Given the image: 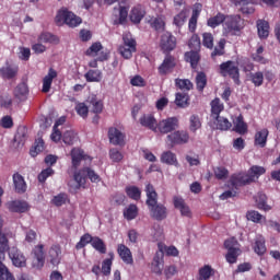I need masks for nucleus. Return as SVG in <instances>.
I'll return each mask as SVG.
<instances>
[{"label": "nucleus", "mask_w": 280, "mask_h": 280, "mask_svg": "<svg viewBox=\"0 0 280 280\" xmlns=\"http://www.w3.org/2000/svg\"><path fill=\"white\" fill-rule=\"evenodd\" d=\"M144 191L147 194L145 205L149 208L151 218L158 222H163V220L167 218V207L163 203H159V194L154 185L148 184Z\"/></svg>", "instance_id": "nucleus-1"}, {"label": "nucleus", "mask_w": 280, "mask_h": 280, "mask_svg": "<svg viewBox=\"0 0 280 280\" xmlns=\"http://www.w3.org/2000/svg\"><path fill=\"white\" fill-rule=\"evenodd\" d=\"M266 174V168L259 165H253L247 172L234 173L230 177V185L234 189H240V187H246V185H252V183H257L260 176Z\"/></svg>", "instance_id": "nucleus-2"}, {"label": "nucleus", "mask_w": 280, "mask_h": 280, "mask_svg": "<svg viewBox=\"0 0 280 280\" xmlns=\"http://www.w3.org/2000/svg\"><path fill=\"white\" fill-rule=\"evenodd\" d=\"M244 27H246V24L242 15L235 14L225 18V32H228L230 36H240Z\"/></svg>", "instance_id": "nucleus-3"}, {"label": "nucleus", "mask_w": 280, "mask_h": 280, "mask_svg": "<svg viewBox=\"0 0 280 280\" xmlns=\"http://www.w3.org/2000/svg\"><path fill=\"white\" fill-rule=\"evenodd\" d=\"M219 73L222 78H231L234 84H240V67L233 60H228L219 66Z\"/></svg>", "instance_id": "nucleus-4"}, {"label": "nucleus", "mask_w": 280, "mask_h": 280, "mask_svg": "<svg viewBox=\"0 0 280 280\" xmlns=\"http://www.w3.org/2000/svg\"><path fill=\"white\" fill-rule=\"evenodd\" d=\"M55 21L57 25H69V27H78L82 23V18L75 15L73 12L61 9L58 11Z\"/></svg>", "instance_id": "nucleus-5"}, {"label": "nucleus", "mask_w": 280, "mask_h": 280, "mask_svg": "<svg viewBox=\"0 0 280 280\" xmlns=\"http://www.w3.org/2000/svg\"><path fill=\"white\" fill-rule=\"evenodd\" d=\"M73 178L78 184V187H84V185H86V178H89L91 183H100V175L90 167L79 170L74 173Z\"/></svg>", "instance_id": "nucleus-6"}, {"label": "nucleus", "mask_w": 280, "mask_h": 280, "mask_svg": "<svg viewBox=\"0 0 280 280\" xmlns=\"http://www.w3.org/2000/svg\"><path fill=\"white\" fill-rule=\"evenodd\" d=\"M137 51V40L132 38V35L122 36V45L119 46L118 52L125 60H130L132 54Z\"/></svg>", "instance_id": "nucleus-7"}, {"label": "nucleus", "mask_w": 280, "mask_h": 280, "mask_svg": "<svg viewBox=\"0 0 280 280\" xmlns=\"http://www.w3.org/2000/svg\"><path fill=\"white\" fill-rule=\"evenodd\" d=\"M32 267L40 270L45 266V245H36L32 253Z\"/></svg>", "instance_id": "nucleus-8"}, {"label": "nucleus", "mask_w": 280, "mask_h": 280, "mask_svg": "<svg viewBox=\"0 0 280 280\" xmlns=\"http://www.w3.org/2000/svg\"><path fill=\"white\" fill-rule=\"evenodd\" d=\"M160 48L163 54L170 55L171 51L176 49V36L170 32H165L160 39Z\"/></svg>", "instance_id": "nucleus-9"}, {"label": "nucleus", "mask_w": 280, "mask_h": 280, "mask_svg": "<svg viewBox=\"0 0 280 280\" xmlns=\"http://www.w3.org/2000/svg\"><path fill=\"white\" fill-rule=\"evenodd\" d=\"M189 142V132L187 131H175L166 137V143L174 148V145H183Z\"/></svg>", "instance_id": "nucleus-10"}, {"label": "nucleus", "mask_w": 280, "mask_h": 280, "mask_svg": "<svg viewBox=\"0 0 280 280\" xmlns=\"http://www.w3.org/2000/svg\"><path fill=\"white\" fill-rule=\"evenodd\" d=\"M178 128V118L170 117L158 122V130L161 135H168Z\"/></svg>", "instance_id": "nucleus-11"}, {"label": "nucleus", "mask_w": 280, "mask_h": 280, "mask_svg": "<svg viewBox=\"0 0 280 280\" xmlns=\"http://www.w3.org/2000/svg\"><path fill=\"white\" fill-rule=\"evenodd\" d=\"M9 257L15 268H25V266H27V258H25V255L14 246L10 247Z\"/></svg>", "instance_id": "nucleus-12"}, {"label": "nucleus", "mask_w": 280, "mask_h": 280, "mask_svg": "<svg viewBox=\"0 0 280 280\" xmlns=\"http://www.w3.org/2000/svg\"><path fill=\"white\" fill-rule=\"evenodd\" d=\"M176 68V58L172 55H166L163 62L158 68V73L160 75H168Z\"/></svg>", "instance_id": "nucleus-13"}, {"label": "nucleus", "mask_w": 280, "mask_h": 280, "mask_svg": "<svg viewBox=\"0 0 280 280\" xmlns=\"http://www.w3.org/2000/svg\"><path fill=\"white\" fill-rule=\"evenodd\" d=\"M108 139L113 145H119L120 148L126 145V135L115 127L108 129Z\"/></svg>", "instance_id": "nucleus-14"}, {"label": "nucleus", "mask_w": 280, "mask_h": 280, "mask_svg": "<svg viewBox=\"0 0 280 280\" xmlns=\"http://www.w3.org/2000/svg\"><path fill=\"white\" fill-rule=\"evenodd\" d=\"M7 208L11 213H27L30 211V203L24 200H13L7 203Z\"/></svg>", "instance_id": "nucleus-15"}, {"label": "nucleus", "mask_w": 280, "mask_h": 280, "mask_svg": "<svg viewBox=\"0 0 280 280\" xmlns=\"http://www.w3.org/2000/svg\"><path fill=\"white\" fill-rule=\"evenodd\" d=\"M47 259L51 266H60V261H62V248L60 245H52L49 248Z\"/></svg>", "instance_id": "nucleus-16"}, {"label": "nucleus", "mask_w": 280, "mask_h": 280, "mask_svg": "<svg viewBox=\"0 0 280 280\" xmlns=\"http://www.w3.org/2000/svg\"><path fill=\"white\" fill-rule=\"evenodd\" d=\"M117 254L119 255L124 264H127V266H132V264H135V258H132V252L125 244H118Z\"/></svg>", "instance_id": "nucleus-17"}, {"label": "nucleus", "mask_w": 280, "mask_h": 280, "mask_svg": "<svg viewBox=\"0 0 280 280\" xmlns=\"http://www.w3.org/2000/svg\"><path fill=\"white\" fill-rule=\"evenodd\" d=\"M233 5L241 7L240 11L243 14H254L255 13V4L253 0H230Z\"/></svg>", "instance_id": "nucleus-18"}, {"label": "nucleus", "mask_w": 280, "mask_h": 280, "mask_svg": "<svg viewBox=\"0 0 280 280\" xmlns=\"http://www.w3.org/2000/svg\"><path fill=\"white\" fill-rule=\"evenodd\" d=\"M144 16H145V7L138 4L131 9L129 19L131 23L139 25V23L143 21Z\"/></svg>", "instance_id": "nucleus-19"}, {"label": "nucleus", "mask_w": 280, "mask_h": 280, "mask_svg": "<svg viewBox=\"0 0 280 280\" xmlns=\"http://www.w3.org/2000/svg\"><path fill=\"white\" fill-rule=\"evenodd\" d=\"M173 205L175 209H178L180 215H183L184 218H191V209H189V206H187L185 199H183L182 197H174Z\"/></svg>", "instance_id": "nucleus-20"}, {"label": "nucleus", "mask_w": 280, "mask_h": 280, "mask_svg": "<svg viewBox=\"0 0 280 280\" xmlns=\"http://www.w3.org/2000/svg\"><path fill=\"white\" fill-rule=\"evenodd\" d=\"M140 125L143 126V128H148L149 130L156 132L159 122L156 121V118H154V115L144 114L140 117Z\"/></svg>", "instance_id": "nucleus-21"}, {"label": "nucleus", "mask_w": 280, "mask_h": 280, "mask_svg": "<svg viewBox=\"0 0 280 280\" xmlns=\"http://www.w3.org/2000/svg\"><path fill=\"white\" fill-rule=\"evenodd\" d=\"M88 104H90L91 113L94 115H102L104 112V101L97 98L96 95H92L88 98Z\"/></svg>", "instance_id": "nucleus-22"}, {"label": "nucleus", "mask_w": 280, "mask_h": 280, "mask_svg": "<svg viewBox=\"0 0 280 280\" xmlns=\"http://www.w3.org/2000/svg\"><path fill=\"white\" fill-rule=\"evenodd\" d=\"M200 12H202V4H195L191 18L189 19L188 22V30L191 33L196 32V27H198V18L200 16Z\"/></svg>", "instance_id": "nucleus-23"}, {"label": "nucleus", "mask_w": 280, "mask_h": 280, "mask_svg": "<svg viewBox=\"0 0 280 280\" xmlns=\"http://www.w3.org/2000/svg\"><path fill=\"white\" fill-rule=\"evenodd\" d=\"M70 156L72 159V167L74 170L80 167V163H82V161H86V154H84L82 149L73 148L70 152Z\"/></svg>", "instance_id": "nucleus-24"}, {"label": "nucleus", "mask_w": 280, "mask_h": 280, "mask_svg": "<svg viewBox=\"0 0 280 280\" xmlns=\"http://www.w3.org/2000/svg\"><path fill=\"white\" fill-rule=\"evenodd\" d=\"M13 95L15 100H19V102H25L27 100V95H30V88L25 82H22L16 85Z\"/></svg>", "instance_id": "nucleus-25"}, {"label": "nucleus", "mask_w": 280, "mask_h": 280, "mask_svg": "<svg viewBox=\"0 0 280 280\" xmlns=\"http://www.w3.org/2000/svg\"><path fill=\"white\" fill-rule=\"evenodd\" d=\"M200 50H189L184 54L185 62H189L191 69H198L200 62Z\"/></svg>", "instance_id": "nucleus-26"}, {"label": "nucleus", "mask_w": 280, "mask_h": 280, "mask_svg": "<svg viewBox=\"0 0 280 280\" xmlns=\"http://www.w3.org/2000/svg\"><path fill=\"white\" fill-rule=\"evenodd\" d=\"M55 78H58V72H56L54 68H50L47 75L43 79V93H49V91H51V84L54 83Z\"/></svg>", "instance_id": "nucleus-27"}, {"label": "nucleus", "mask_w": 280, "mask_h": 280, "mask_svg": "<svg viewBox=\"0 0 280 280\" xmlns=\"http://www.w3.org/2000/svg\"><path fill=\"white\" fill-rule=\"evenodd\" d=\"M268 135H270V131L266 128L257 131L254 138V145H257L258 148H266L268 143Z\"/></svg>", "instance_id": "nucleus-28"}, {"label": "nucleus", "mask_w": 280, "mask_h": 280, "mask_svg": "<svg viewBox=\"0 0 280 280\" xmlns=\"http://www.w3.org/2000/svg\"><path fill=\"white\" fill-rule=\"evenodd\" d=\"M254 253L259 257H264L268 248L266 247V238L262 235H257L254 242Z\"/></svg>", "instance_id": "nucleus-29"}, {"label": "nucleus", "mask_w": 280, "mask_h": 280, "mask_svg": "<svg viewBox=\"0 0 280 280\" xmlns=\"http://www.w3.org/2000/svg\"><path fill=\"white\" fill-rule=\"evenodd\" d=\"M13 185L16 194H25L27 191L25 178L19 173L13 174Z\"/></svg>", "instance_id": "nucleus-30"}, {"label": "nucleus", "mask_w": 280, "mask_h": 280, "mask_svg": "<svg viewBox=\"0 0 280 280\" xmlns=\"http://www.w3.org/2000/svg\"><path fill=\"white\" fill-rule=\"evenodd\" d=\"M256 25L259 38H268L270 36V23L268 21L258 20Z\"/></svg>", "instance_id": "nucleus-31"}, {"label": "nucleus", "mask_w": 280, "mask_h": 280, "mask_svg": "<svg viewBox=\"0 0 280 280\" xmlns=\"http://www.w3.org/2000/svg\"><path fill=\"white\" fill-rule=\"evenodd\" d=\"M211 106V119H218L220 117V113L224 110V104L220 101V98H214L210 103Z\"/></svg>", "instance_id": "nucleus-32"}, {"label": "nucleus", "mask_w": 280, "mask_h": 280, "mask_svg": "<svg viewBox=\"0 0 280 280\" xmlns=\"http://www.w3.org/2000/svg\"><path fill=\"white\" fill-rule=\"evenodd\" d=\"M256 207L260 211H270L272 207L268 205V197L264 192H258L256 196Z\"/></svg>", "instance_id": "nucleus-33"}, {"label": "nucleus", "mask_w": 280, "mask_h": 280, "mask_svg": "<svg viewBox=\"0 0 280 280\" xmlns=\"http://www.w3.org/2000/svg\"><path fill=\"white\" fill-rule=\"evenodd\" d=\"M212 121L214 124L215 130H231V127L233 126L231 121H229V118L218 116V118H212Z\"/></svg>", "instance_id": "nucleus-34"}, {"label": "nucleus", "mask_w": 280, "mask_h": 280, "mask_svg": "<svg viewBox=\"0 0 280 280\" xmlns=\"http://www.w3.org/2000/svg\"><path fill=\"white\" fill-rule=\"evenodd\" d=\"M18 73L19 69L12 66H5L0 68V75L3 80H12L13 78H16Z\"/></svg>", "instance_id": "nucleus-35"}, {"label": "nucleus", "mask_w": 280, "mask_h": 280, "mask_svg": "<svg viewBox=\"0 0 280 280\" xmlns=\"http://www.w3.org/2000/svg\"><path fill=\"white\" fill-rule=\"evenodd\" d=\"M234 130L238 135H246L248 132V125L244 122V116H242V114L234 120Z\"/></svg>", "instance_id": "nucleus-36"}, {"label": "nucleus", "mask_w": 280, "mask_h": 280, "mask_svg": "<svg viewBox=\"0 0 280 280\" xmlns=\"http://www.w3.org/2000/svg\"><path fill=\"white\" fill-rule=\"evenodd\" d=\"M161 163H165L166 165H175V167H178V159L172 151H165L162 153Z\"/></svg>", "instance_id": "nucleus-37"}, {"label": "nucleus", "mask_w": 280, "mask_h": 280, "mask_svg": "<svg viewBox=\"0 0 280 280\" xmlns=\"http://www.w3.org/2000/svg\"><path fill=\"white\" fill-rule=\"evenodd\" d=\"M224 21H226V15H224V13L219 12L217 13V15L208 19L207 25L208 27H212L214 30V27H219V25H222Z\"/></svg>", "instance_id": "nucleus-38"}, {"label": "nucleus", "mask_w": 280, "mask_h": 280, "mask_svg": "<svg viewBox=\"0 0 280 280\" xmlns=\"http://www.w3.org/2000/svg\"><path fill=\"white\" fill-rule=\"evenodd\" d=\"M246 219L249 220V222H254L255 224H261V222H266V217H264L257 210L247 211Z\"/></svg>", "instance_id": "nucleus-39"}, {"label": "nucleus", "mask_w": 280, "mask_h": 280, "mask_svg": "<svg viewBox=\"0 0 280 280\" xmlns=\"http://www.w3.org/2000/svg\"><path fill=\"white\" fill-rule=\"evenodd\" d=\"M175 104L178 108H187V106H189V94L180 92L176 93Z\"/></svg>", "instance_id": "nucleus-40"}, {"label": "nucleus", "mask_w": 280, "mask_h": 280, "mask_svg": "<svg viewBox=\"0 0 280 280\" xmlns=\"http://www.w3.org/2000/svg\"><path fill=\"white\" fill-rule=\"evenodd\" d=\"M92 247H94L97 253H101V255H106V243L100 236H94L92 238Z\"/></svg>", "instance_id": "nucleus-41"}, {"label": "nucleus", "mask_w": 280, "mask_h": 280, "mask_svg": "<svg viewBox=\"0 0 280 280\" xmlns=\"http://www.w3.org/2000/svg\"><path fill=\"white\" fill-rule=\"evenodd\" d=\"M62 141L66 145H73L78 141V133L73 130L65 131L62 135Z\"/></svg>", "instance_id": "nucleus-42"}, {"label": "nucleus", "mask_w": 280, "mask_h": 280, "mask_svg": "<svg viewBox=\"0 0 280 280\" xmlns=\"http://www.w3.org/2000/svg\"><path fill=\"white\" fill-rule=\"evenodd\" d=\"M139 215V208L137 205H129L127 209L124 211V218H126L128 221L135 220Z\"/></svg>", "instance_id": "nucleus-43"}, {"label": "nucleus", "mask_w": 280, "mask_h": 280, "mask_svg": "<svg viewBox=\"0 0 280 280\" xmlns=\"http://www.w3.org/2000/svg\"><path fill=\"white\" fill-rule=\"evenodd\" d=\"M195 82L197 91H199V93H202V91H205V88L207 86V74L205 72L197 73Z\"/></svg>", "instance_id": "nucleus-44"}, {"label": "nucleus", "mask_w": 280, "mask_h": 280, "mask_svg": "<svg viewBox=\"0 0 280 280\" xmlns=\"http://www.w3.org/2000/svg\"><path fill=\"white\" fill-rule=\"evenodd\" d=\"M175 86L180 91H191L194 83L189 79H175Z\"/></svg>", "instance_id": "nucleus-45"}, {"label": "nucleus", "mask_w": 280, "mask_h": 280, "mask_svg": "<svg viewBox=\"0 0 280 280\" xmlns=\"http://www.w3.org/2000/svg\"><path fill=\"white\" fill-rule=\"evenodd\" d=\"M84 78L86 82H102V71L100 70H89Z\"/></svg>", "instance_id": "nucleus-46"}, {"label": "nucleus", "mask_w": 280, "mask_h": 280, "mask_svg": "<svg viewBox=\"0 0 280 280\" xmlns=\"http://www.w3.org/2000/svg\"><path fill=\"white\" fill-rule=\"evenodd\" d=\"M189 122L190 132H196L197 130H200V128H202V121L200 120V116L196 114L190 116Z\"/></svg>", "instance_id": "nucleus-47"}, {"label": "nucleus", "mask_w": 280, "mask_h": 280, "mask_svg": "<svg viewBox=\"0 0 280 280\" xmlns=\"http://www.w3.org/2000/svg\"><path fill=\"white\" fill-rule=\"evenodd\" d=\"M93 243V236L90 233H85L80 237V241L75 244L77 250H82L88 244Z\"/></svg>", "instance_id": "nucleus-48"}, {"label": "nucleus", "mask_w": 280, "mask_h": 280, "mask_svg": "<svg viewBox=\"0 0 280 280\" xmlns=\"http://www.w3.org/2000/svg\"><path fill=\"white\" fill-rule=\"evenodd\" d=\"M126 194L131 200H141V189L137 186H129L126 188Z\"/></svg>", "instance_id": "nucleus-49"}, {"label": "nucleus", "mask_w": 280, "mask_h": 280, "mask_svg": "<svg viewBox=\"0 0 280 280\" xmlns=\"http://www.w3.org/2000/svg\"><path fill=\"white\" fill-rule=\"evenodd\" d=\"M242 255V249H229L225 259L228 264H237V257Z\"/></svg>", "instance_id": "nucleus-50"}, {"label": "nucleus", "mask_w": 280, "mask_h": 280, "mask_svg": "<svg viewBox=\"0 0 280 280\" xmlns=\"http://www.w3.org/2000/svg\"><path fill=\"white\" fill-rule=\"evenodd\" d=\"M200 36L198 34H194L188 40L190 51H200Z\"/></svg>", "instance_id": "nucleus-51"}, {"label": "nucleus", "mask_w": 280, "mask_h": 280, "mask_svg": "<svg viewBox=\"0 0 280 280\" xmlns=\"http://www.w3.org/2000/svg\"><path fill=\"white\" fill-rule=\"evenodd\" d=\"M10 248L8 236H5V234H0V255L2 258H5V252H10Z\"/></svg>", "instance_id": "nucleus-52"}, {"label": "nucleus", "mask_w": 280, "mask_h": 280, "mask_svg": "<svg viewBox=\"0 0 280 280\" xmlns=\"http://www.w3.org/2000/svg\"><path fill=\"white\" fill-rule=\"evenodd\" d=\"M38 43H58V37L51 33H42L39 36H38Z\"/></svg>", "instance_id": "nucleus-53"}, {"label": "nucleus", "mask_w": 280, "mask_h": 280, "mask_svg": "<svg viewBox=\"0 0 280 280\" xmlns=\"http://www.w3.org/2000/svg\"><path fill=\"white\" fill-rule=\"evenodd\" d=\"M185 21H187V12L183 10L174 16L173 23L176 27H183L185 25Z\"/></svg>", "instance_id": "nucleus-54"}, {"label": "nucleus", "mask_w": 280, "mask_h": 280, "mask_svg": "<svg viewBox=\"0 0 280 280\" xmlns=\"http://www.w3.org/2000/svg\"><path fill=\"white\" fill-rule=\"evenodd\" d=\"M150 23L155 32H163V30H165V20H163V18H155L151 20Z\"/></svg>", "instance_id": "nucleus-55"}, {"label": "nucleus", "mask_w": 280, "mask_h": 280, "mask_svg": "<svg viewBox=\"0 0 280 280\" xmlns=\"http://www.w3.org/2000/svg\"><path fill=\"white\" fill-rule=\"evenodd\" d=\"M43 150H45V141L43 139H38L35 141V145L31 149L30 154L31 156H38V153L43 152Z\"/></svg>", "instance_id": "nucleus-56"}, {"label": "nucleus", "mask_w": 280, "mask_h": 280, "mask_svg": "<svg viewBox=\"0 0 280 280\" xmlns=\"http://www.w3.org/2000/svg\"><path fill=\"white\" fill-rule=\"evenodd\" d=\"M0 280H16L10 269L3 264H0Z\"/></svg>", "instance_id": "nucleus-57"}, {"label": "nucleus", "mask_w": 280, "mask_h": 280, "mask_svg": "<svg viewBox=\"0 0 280 280\" xmlns=\"http://www.w3.org/2000/svg\"><path fill=\"white\" fill-rule=\"evenodd\" d=\"M211 272H213V269L211 266L206 265L201 269H199V279L198 280H209L211 279Z\"/></svg>", "instance_id": "nucleus-58"}, {"label": "nucleus", "mask_w": 280, "mask_h": 280, "mask_svg": "<svg viewBox=\"0 0 280 280\" xmlns=\"http://www.w3.org/2000/svg\"><path fill=\"white\" fill-rule=\"evenodd\" d=\"M109 159L113 161V163H121V161H124V153L115 148L110 149Z\"/></svg>", "instance_id": "nucleus-59"}, {"label": "nucleus", "mask_w": 280, "mask_h": 280, "mask_svg": "<svg viewBox=\"0 0 280 280\" xmlns=\"http://www.w3.org/2000/svg\"><path fill=\"white\" fill-rule=\"evenodd\" d=\"M224 248L228 250H237L240 249V242L235 237L228 238L224 241Z\"/></svg>", "instance_id": "nucleus-60"}, {"label": "nucleus", "mask_w": 280, "mask_h": 280, "mask_svg": "<svg viewBox=\"0 0 280 280\" xmlns=\"http://www.w3.org/2000/svg\"><path fill=\"white\" fill-rule=\"evenodd\" d=\"M77 115L82 117L83 119H86L89 117V106H86L85 103H78L75 105Z\"/></svg>", "instance_id": "nucleus-61"}, {"label": "nucleus", "mask_w": 280, "mask_h": 280, "mask_svg": "<svg viewBox=\"0 0 280 280\" xmlns=\"http://www.w3.org/2000/svg\"><path fill=\"white\" fill-rule=\"evenodd\" d=\"M225 46H226V39H220L218 46L211 52V58H215V56H224Z\"/></svg>", "instance_id": "nucleus-62"}, {"label": "nucleus", "mask_w": 280, "mask_h": 280, "mask_svg": "<svg viewBox=\"0 0 280 280\" xmlns=\"http://www.w3.org/2000/svg\"><path fill=\"white\" fill-rule=\"evenodd\" d=\"M250 80L254 86H261L264 84V72L258 71L250 74Z\"/></svg>", "instance_id": "nucleus-63"}, {"label": "nucleus", "mask_w": 280, "mask_h": 280, "mask_svg": "<svg viewBox=\"0 0 280 280\" xmlns=\"http://www.w3.org/2000/svg\"><path fill=\"white\" fill-rule=\"evenodd\" d=\"M202 45L207 47V49H212L213 47V34L211 33H203L202 34Z\"/></svg>", "instance_id": "nucleus-64"}]
</instances>
